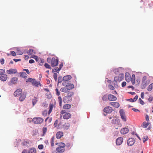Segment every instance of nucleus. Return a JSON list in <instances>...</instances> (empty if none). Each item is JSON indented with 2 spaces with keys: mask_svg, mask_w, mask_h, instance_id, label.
I'll use <instances>...</instances> for the list:
<instances>
[{
  "mask_svg": "<svg viewBox=\"0 0 153 153\" xmlns=\"http://www.w3.org/2000/svg\"><path fill=\"white\" fill-rule=\"evenodd\" d=\"M44 119L40 117H35L33 118L32 122L35 124H41L43 122Z\"/></svg>",
  "mask_w": 153,
  "mask_h": 153,
  "instance_id": "f257e3e1",
  "label": "nucleus"
},
{
  "mask_svg": "<svg viewBox=\"0 0 153 153\" xmlns=\"http://www.w3.org/2000/svg\"><path fill=\"white\" fill-rule=\"evenodd\" d=\"M56 59L54 57H53L51 59V65L52 67L57 66L59 63V59L56 57Z\"/></svg>",
  "mask_w": 153,
  "mask_h": 153,
  "instance_id": "f03ea898",
  "label": "nucleus"
},
{
  "mask_svg": "<svg viewBox=\"0 0 153 153\" xmlns=\"http://www.w3.org/2000/svg\"><path fill=\"white\" fill-rule=\"evenodd\" d=\"M119 113L121 116V117L124 122L126 121V119L125 115V113L123 109H121L119 111Z\"/></svg>",
  "mask_w": 153,
  "mask_h": 153,
  "instance_id": "7ed1b4c3",
  "label": "nucleus"
},
{
  "mask_svg": "<svg viewBox=\"0 0 153 153\" xmlns=\"http://www.w3.org/2000/svg\"><path fill=\"white\" fill-rule=\"evenodd\" d=\"M135 141V140L133 138H129L127 141V144L128 146H132Z\"/></svg>",
  "mask_w": 153,
  "mask_h": 153,
  "instance_id": "20e7f679",
  "label": "nucleus"
},
{
  "mask_svg": "<svg viewBox=\"0 0 153 153\" xmlns=\"http://www.w3.org/2000/svg\"><path fill=\"white\" fill-rule=\"evenodd\" d=\"M113 109L110 106H107L105 107L103 109V111L106 113L110 114L112 111Z\"/></svg>",
  "mask_w": 153,
  "mask_h": 153,
  "instance_id": "39448f33",
  "label": "nucleus"
},
{
  "mask_svg": "<svg viewBox=\"0 0 153 153\" xmlns=\"http://www.w3.org/2000/svg\"><path fill=\"white\" fill-rule=\"evenodd\" d=\"M72 99V98H70L67 95L64 97L63 101L65 103H68L69 102L71 101Z\"/></svg>",
  "mask_w": 153,
  "mask_h": 153,
  "instance_id": "423d86ee",
  "label": "nucleus"
},
{
  "mask_svg": "<svg viewBox=\"0 0 153 153\" xmlns=\"http://www.w3.org/2000/svg\"><path fill=\"white\" fill-rule=\"evenodd\" d=\"M108 100L111 101H115L117 99V98L116 96L111 94L108 95Z\"/></svg>",
  "mask_w": 153,
  "mask_h": 153,
  "instance_id": "0eeeda50",
  "label": "nucleus"
},
{
  "mask_svg": "<svg viewBox=\"0 0 153 153\" xmlns=\"http://www.w3.org/2000/svg\"><path fill=\"white\" fill-rule=\"evenodd\" d=\"M123 141V138L121 137H119L117 139L116 141V144L117 145L119 146L122 143Z\"/></svg>",
  "mask_w": 153,
  "mask_h": 153,
  "instance_id": "6e6552de",
  "label": "nucleus"
},
{
  "mask_svg": "<svg viewBox=\"0 0 153 153\" xmlns=\"http://www.w3.org/2000/svg\"><path fill=\"white\" fill-rule=\"evenodd\" d=\"M22 89H17L14 93V95L16 97H17L20 95L22 93Z\"/></svg>",
  "mask_w": 153,
  "mask_h": 153,
  "instance_id": "1a4fd4ad",
  "label": "nucleus"
},
{
  "mask_svg": "<svg viewBox=\"0 0 153 153\" xmlns=\"http://www.w3.org/2000/svg\"><path fill=\"white\" fill-rule=\"evenodd\" d=\"M7 72L10 74H13L17 73V71L16 69L11 68L9 70L7 71Z\"/></svg>",
  "mask_w": 153,
  "mask_h": 153,
  "instance_id": "9d476101",
  "label": "nucleus"
},
{
  "mask_svg": "<svg viewBox=\"0 0 153 153\" xmlns=\"http://www.w3.org/2000/svg\"><path fill=\"white\" fill-rule=\"evenodd\" d=\"M130 75L129 73L126 72L125 74V79L127 82L130 81Z\"/></svg>",
  "mask_w": 153,
  "mask_h": 153,
  "instance_id": "9b49d317",
  "label": "nucleus"
},
{
  "mask_svg": "<svg viewBox=\"0 0 153 153\" xmlns=\"http://www.w3.org/2000/svg\"><path fill=\"white\" fill-rule=\"evenodd\" d=\"M32 85L36 87H38L39 85L40 87L42 86V85L40 83V82L36 81L35 79V80H34V82H32Z\"/></svg>",
  "mask_w": 153,
  "mask_h": 153,
  "instance_id": "f8f14e48",
  "label": "nucleus"
},
{
  "mask_svg": "<svg viewBox=\"0 0 153 153\" xmlns=\"http://www.w3.org/2000/svg\"><path fill=\"white\" fill-rule=\"evenodd\" d=\"M20 95L19 100L21 101H23L26 97V94L25 93H22Z\"/></svg>",
  "mask_w": 153,
  "mask_h": 153,
  "instance_id": "ddd939ff",
  "label": "nucleus"
},
{
  "mask_svg": "<svg viewBox=\"0 0 153 153\" xmlns=\"http://www.w3.org/2000/svg\"><path fill=\"white\" fill-rule=\"evenodd\" d=\"M7 75L4 74L1 75L0 77V79L1 81L4 82L7 80Z\"/></svg>",
  "mask_w": 153,
  "mask_h": 153,
  "instance_id": "4468645a",
  "label": "nucleus"
},
{
  "mask_svg": "<svg viewBox=\"0 0 153 153\" xmlns=\"http://www.w3.org/2000/svg\"><path fill=\"white\" fill-rule=\"evenodd\" d=\"M71 76L70 75H68L65 76L63 77V79L64 81L68 82V81L71 78Z\"/></svg>",
  "mask_w": 153,
  "mask_h": 153,
  "instance_id": "2eb2a0df",
  "label": "nucleus"
},
{
  "mask_svg": "<svg viewBox=\"0 0 153 153\" xmlns=\"http://www.w3.org/2000/svg\"><path fill=\"white\" fill-rule=\"evenodd\" d=\"M128 128H124L121 129L120 132L122 134H125L128 133Z\"/></svg>",
  "mask_w": 153,
  "mask_h": 153,
  "instance_id": "dca6fc26",
  "label": "nucleus"
},
{
  "mask_svg": "<svg viewBox=\"0 0 153 153\" xmlns=\"http://www.w3.org/2000/svg\"><path fill=\"white\" fill-rule=\"evenodd\" d=\"M63 133L62 131L58 132L56 134V138L57 139H59L63 136Z\"/></svg>",
  "mask_w": 153,
  "mask_h": 153,
  "instance_id": "f3484780",
  "label": "nucleus"
},
{
  "mask_svg": "<svg viewBox=\"0 0 153 153\" xmlns=\"http://www.w3.org/2000/svg\"><path fill=\"white\" fill-rule=\"evenodd\" d=\"M71 117V114L69 113H66L63 116L64 119H68L70 118Z\"/></svg>",
  "mask_w": 153,
  "mask_h": 153,
  "instance_id": "a211bd4d",
  "label": "nucleus"
},
{
  "mask_svg": "<svg viewBox=\"0 0 153 153\" xmlns=\"http://www.w3.org/2000/svg\"><path fill=\"white\" fill-rule=\"evenodd\" d=\"M110 104L116 108H118L120 105L119 103L117 102H110Z\"/></svg>",
  "mask_w": 153,
  "mask_h": 153,
  "instance_id": "6ab92c4d",
  "label": "nucleus"
},
{
  "mask_svg": "<svg viewBox=\"0 0 153 153\" xmlns=\"http://www.w3.org/2000/svg\"><path fill=\"white\" fill-rule=\"evenodd\" d=\"M67 86L66 88L67 89L68 91L74 88V85L73 84L69 83Z\"/></svg>",
  "mask_w": 153,
  "mask_h": 153,
  "instance_id": "aec40b11",
  "label": "nucleus"
},
{
  "mask_svg": "<svg viewBox=\"0 0 153 153\" xmlns=\"http://www.w3.org/2000/svg\"><path fill=\"white\" fill-rule=\"evenodd\" d=\"M18 80V78L17 77H13L11 79L10 82L13 84H16Z\"/></svg>",
  "mask_w": 153,
  "mask_h": 153,
  "instance_id": "412c9836",
  "label": "nucleus"
},
{
  "mask_svg": "<svg viewBox=\"0 0 153 153\" xmlns=\"http://www.w3.org/2000/svg\"><path fill=\"white\" fill-rule=\"evenodd\" d=\"M70 125L69 123H65L63 125V128L64 130H67L70 128Z\"/></svg>",
  "mask_w": 153,
  "mask_h": 153,
  "instance_id": "4be33fe9",
  "label": "nucleus"
},
{
  "mask_svg": "<svg viewBox=\"0 0 153 153\" xmlns=\"http://www.w3.org/2000/svg\"><path fill=\"white\" fill-rule=\"evenodd\" d=\"M28 152L29 153H36V149L34 148H31L28 150Z\"/></svg>",
  "mask_w": 153,
  "mask_h": 153,
  "instance_id": "5701e85b",
  "label": "nucleus"
},
{
  "mask_svg": "<svg viewBox=\"0 0 153 153\" xmlns=\"http://www.w3.org/2000/svg\"><path fill=\"white\" fill-rule=\"evenodd\" d=\"M138 98V96L137 95H136L133 99L132 98H130V100L129 101L131 102H134L137 101Z\"/></svg>",
  "mask_w": 153,
  "mask_h": 153,
  "instance_id": "b1692460",
  "label": "nucleus"
},
{
  "mask_svg": "<svg viewBox=\"0 0 153 153\" xmlns=\"http://www.w3.org/2000/svg\"><path fill=\"white\" fill-rule=\"evenodd\" d=\"M120 122V120L119 119H114L112 120V123L114 124H118Z\"/></svg>",
  "mask_w": 153,
  "mask_h": 153,
  "instance_id": "393cba45",
  "label": "nucleus"
},
{
  "mask_svg": "<svg viewBox=\"0 0 153 153\" xmlns=\"http://www.w3.org/2000/svg\"><path fill=\"white\" fill-rule=\"evenodd\" d=\"M121 69L123 70V68H122L120 67V68H118L115 69L114 70V73L116 74H117L118 73H120V71Z\"/></svg>",
  "mask_w": 153,
  "mask_h": 153,
  "instance_id": "a878e982",
  "label": "nucleus"
},
{
  "mask_svg": "<svg viewBox=\"0 0 153 153\" xmlns=\"http://www.w3.org/2000/svg\"><path fill=\"white\" fill-rule=\"evenodd\" d=\"M71 107V105L66 104L64 105L63 106V108L65 109L70 108Z\"/></svg>",
  "mask_w": 153,
  "mask_h": 153,
  "instance_id": "bb28decb",
  "label": "nucleus"
},
{
  "mask_svg": "<svg viewBox=\"0 0 153 153\" xmlns=\"http://www.w3.org/2000/svg\"><path fill=\"white\" fill-rule=\"evenodd\" d=\"M61 149V148L59 147H57L56 149V151L59 153L63 152L65 151L64 149Z\"/></svg>",
  "mask_w": 153,
  "mask_h": 153,
  "instance_id": "cd10ccee",
  "label": "nucleus"
},
{
  "mask_svg": "<svg viewBox=\"0 0 153 153\" xmlns=\"http://www.w3.org/2000/svg\"><path fill=\"white\" fill-rule=\"evenodd\" d=\"M19 74H20L21 76L23 78H25L27 77L26 75L27 74L26 73L24 72H22L19 73Z\"/></svg>",
  "mask_w": 153,
  "mask_h": 153,
  "instance_id": "c85d7f7f",
  "label": "nucleus"
},
{
  "mask_svg": "<svg viewBox=\"0 0 153 153\" xmlns=\"http://www.w3.org/2000/svg\"><path fill=\"white\" fill-rule=\"evenodd\" d=\"M38 62H39V65L42 66L43 65V63L45 61L43 59L40 58L39 61Z\"/></svg>",
  "mask_w": 153,
  "mask_h": 153,
  "instance_id": "c756f323",
  "label": "nucleus"
},
{
  "mask_svg": "<svg viewBox=\"0 0 153 153\" xmlns=\"http://www.w3.org/2000/svg\"><path fill=\"white\" fill-rule=\"evenodd\" d=\"M30 58L34 59L37 62L39 61V59L38 58V56L36 55H33L30 57Z\"/></svg>",
  "mask_w": 153,
  "mask_h": 153,
  "instance_id": "7c9ffc66",
  "label": "nucleus"
},
{
  "mask_svg": "<svg viewBox=\"0 0 153 153\" xmlns=\"http://www.w3.org/2000/svg\"><path fill=\"white\" fill-rule=\"evenodd\" d=\"M34 80H35V79L32 78H28L26 80L27 82H31L32 84V82H33Z\"/></svg>",
  "mask_w": 153,
  "mask_h": 153,
  "instance_id": "2f4dec72",
  "label": "nucleus"
},
{
  "mask_svg": "<svg viewBox=\"0 0 153 153\" xmlns=\"http://www.w3.org/2000/svg\"><path fill=\"white\" fill-rule=\"evenodd\" d=\"M147 86L146 82H142L141 85V88L142 89H144Z\"/></svg>",
  "mask_w": 153,
  "mask_h": 153,
  "instance_id": "473e14b6",
  "label": "nucleus"
},
{
  "mask_svg": "<svg viewBox=\"0 0 153 153\" xmlns=\"http://www.w3.org/2000/svg\"><path fill=\"white\" fill-rule=\"evenodd\" d=\"M42 136H43L46 133L47 131V128L46 127H44L42 129Z\"/></svg>",
  "mask_w": 153,
  "mask_h": 153,
  "instance_id": "72a5a7b5",
  "label": "nucleus"
},
{
  "mask_svg": "<svg viewBox=\"0 0 153 153\" xmlns=\"http://www.w3.org/2000/svg\"><path fill=\"white\" fill-rule=\"evenodd\" d=\"M60 91L62 92L66 93L68 92V90H67L66 87L61 88L60 89Z\"/></svg>",
  "mask_w": 153,
  "mask_h": 153,
  "instance_id": "f704fd0d",
  "label": "nucleus"
},
{
  "mask_svg": "<svg viewBox=\"0 0 153 153\" xmlns=\"http://www.w3.org/2000/svg\"><path fill=\"white\" fill-rule=\"evenodd\" d=\"M124 75L123 73L120 74H119V77L120 79V82L123 80L124 78Z\"/></svg>",
  "mask_w": 153,
  "mask_h": 153,
  "instance_id": "c9c22d12",
  "label": "nucleus"
},
{
  "mask_svg": "<svg viewBox=\"0 0 153 153\" xmlns=\"http://www.w3.org/2000/svg\"><path fill=\"white\" fill-rule=\"evenodd\" d=\"M102 100L103 101H108V96L107 94L104 95L102 97Z\"/></svg>",
  "mask_w": 153,
  "mask_h": 153,
  "instance_id": "e433bc0d",
  "label": "nucleus"
},
{
  "mask_svg": "<svg viewBox=\"0 0 153 153\" xmlns=\"http://www.w3.org/2000/svg\"><path fill=\"white\" fill-rule=\"evenodd\" d=\"M153 87V83L150 84L148 86L147 90L149 91H151Z\"/></svg>",
  "mask_w": 153,
  "mask_h": 153,
  "instance_id": "4c0bfd02",
  "label": "nucleus"
},
{
  "mask_svg": "<svg viewBox=\"0 0 153 153\" xmlns=\"http://www.w3.org/2000/svg\"><path fill=\"white\" fill-rule=\"evenodd\" d=\"M54 137L53 136L51 139V146L53 147L54 146Z\"/></svg>",
  "mask_w": 153,
  "mask_h": 153,
  "instance_id": "58836bf2",
  "label": "nucleus"
},
{
  "mask_svg": "<svg viewBox=\"0 0 153 153\" xmlns=\"http://www.w3.org/2000/svg\"><path fill=\"white\" fill-rule=\"evenodd\" d=\"M44 66L47 68H48V69H51V68L50 65L47 63H45V64Z\"/></svg>",
  "mask_w": 153,
  "mask_h": 153,
  "instance_id": "ea45409f",
  "label": "nucleus"
},
{
  "mask_svg": "<svg viewBox=\"0 0 153 153\" xmlns=\"http://www.w3.org/2000/svg\"><path fill=\"white\" fill-rule=\"evenodd\" d=\"M63 80V79H62V77L61 76H59L58 77V83H61L62 81Z\"/></svg>",
  "mask_w": 153,
  "mask_h": 153,
  "instance_id": "a19ab883",
  "label": "nucleus"
},
{
  "mask_svg": "<svg viewBox=\"0 0 153 153\" xmlns=\"http://www.w3.org/2000/svg\"><path fill=\"white\" fill-rule=\"evenodd\" d=\"M33 49H30L29 50L28 52H27V54L29 55H31L33 54Z\"/></svg>",
  "mask_w": 153,
  "mask_h": 153,
  "instance_id": "79ce46f5",
  "label": "nucleus"
},
{
  "mask_svg": "<svg viewBox=\"0 0 153 153\" xmlns=\"http://www.w3.org/2000/svg\"><path fill=\"white\" fill-rule=\"evenodd\" d=\"M143 127L144 128H146L149 125V124L147 123H146V122H144L143 123Z\"/></svg>",
  "mask_w": 153,
  "mask_h": 153,
  "instance_id": "37998d69",
  "label": "nucleus"
},
{
  "mask_svg": "<svg viewBox=\"0 0 153 153\" xmlns=\"http://www.w3.org/2000/svg\"><path fill=\"white\" fill-rule=\"evenodd\" d=\"M5 72V70L4 69H0V75H1L2 74H4Z\"/></svg>",
  "mask_w": 153,
  "mask_h": 153,
  "instance_id": "c03bdc74",
  "label": "nucleus"
},
{
  "mask_svg": "<svg viewBox=\"0 0 153 153\" xmlns=\"http://www.w3.org/2000/svg\"><path fill=\"white\" fill-rule=\"evenodd\" d=\"M55 91L56 95L58 96H59L60 95V92L59 91L58 89L56 88L55 89Z\"/></svg>",
  "mask_w": 153,
  "mask_h": 153,
  "instance_id": "a18cd8bd",
  "label": "nucleus"
},
{
  "mask_svg": "<svg viewBox=\"0 0 153 153\" xmlns=\"http://www.w3.org/2000/svg\"><path fill=\"white\" fill-rule=\"evenodd\" d=\"M47 110H45L42 112V115L44 116L45 117L47 116Z\"/></svg>",
  "mask_w": 153,
  "mask_h": 153,
  "instance_id": "49530a36",
  "label": "nucleus"
},
{
  "mask_svg": "<svg viewBox=\"0 0 153 153\" xmlns=\"http://www.w3.org/2000/svg\"><path fill=\"white\" fill-rule=\"evenodd\" d=\"M63 63L61 62V64H60L59 65V67L58 68V70H57V72L60 71L61 70V68H62L63 67Z\"/></svg>",
  "mask_w": 153,
  "mask_h": 153,
  "instance_id": "de8ad7c7",
  "label": "nucleus"
},
{
  "mask_svg": "<svg viewBox=\"0 0 153 153\" xmlns=\"http://www.w3.org/2000/svg\"><path fill=\"white\" fill-rule=\"evenodd\" d=\"M138 100L139 101V103L142 105H143L144 104V102L140 98H139Z\"/></svg>",
  "mask_w": 153,
  "mask_h": 153,
  "instance_id": "09e8293b",
  "label": "nucleus"
},
{
  "mask_svg": "<svg viewBox=\"0 0 153 153\" xmlns=\"http://www.w3.org/2000/svg\"><path fill=\"white\" fill-rule=\"evenodd\" d=\"M68 82L65 81H64V82L62 83V85L63 86L66 87L67 86V85L69 83Z\"/></svg>",
  "mask_w": 153,
  "mask_h": 153,
  "instance_id": "8fccbe9b",
  "label": "nucleus"
},
{
  "mask_svg": "<svg viewBox=\"0 0 153 153\" xmlns=\"http://www.w3.org/2000/svg\"><path fill=\"white\" fill-rule=\"evenodd\" d=\"M148 139V136H146L144 137L143 138V143H145L146 141H147Z\"/></svg>",
  "mask_w": 153,
  "mask_h": 153,
  "instance_id": "3c124183",
  "label": "nucleus"
},
{
  "mask_svg": "<svg viewBox=\"0 0 153 153\" xmlns=\"http://www.w3.org/2000/svg\"><path fill=\"white\" fill-rule=\"evenodd\" d=\"M74 93L72 92H70L68 94V96H69L70 98H72L71 97L74 95Z\"/></svg>",
  "mask_w": 153,
  "mask_h": 153,
  "instance_id": "603ef678",
  "label": "nucleus"
},
{
  "mask_svg": "<svg viewBox=\"0 0 153 153\" xmlns=\"http://www.w3.org/2000/svg\"><path fill=\"white\" fill-rule=\"evenodd\" d=\"M57 74L56 73H54L53 74V78L56 81L57 80Z\"/></svg>",
  "mask_w": 153,
  "mask_h": 153,
  "instance_id": "864d4df0",
  "label": "nucleus"
},
{
  "mask_svg": "<svg viewBox=\"0 0 153 153\" xmlns=\"http://www.w3.org/2000/svg\"><path fill=\"white\" fill-rule=\"evenodd\" d=\"M65 143H60V145L59 147L61 148H64V147H65Z\"/></svg>",
  "mask_w": 153,
  "mask_h": 153,
  "instance_id": "5fc2aeb1",
  "label": "nucleus"
},
{
  "mask_svg": "<svg viewBox=\"0 0 153 153\" xmlns=\"http://www.w3.org/2000/svg\"><path fill=\"white\" fill-rule=\"evenodd\" d=\"M43 147L44 146L42 144H40L38 146V148L39 149H42L43 148Z\"/></svg>",
  "mask_w": 153,
  "mask_h": 153,
  "instance_id": "6e6d98bb",
  "label": "nucleus"
},
{
  "mask_svg": "<svg viewBox=\"0 0 153 153\" xmlns=\"http://www.w3.org/2000/svg\"><path fill=\"white\" fill-rule=\"evenodd\" d=\"M153 100V97L151 95H150L149 97V98H148V100L150 102H151Z\"/></svg>",
  "mask_w": 153,
  "mask_h": 153,
  "instance_id": "4d7b16f0",
  "label": "nucleus"
},
{
  "mask_svg": "<svg viewBox=\"0 0 153 153\" xmlns=\"http://www.w3.org/2000/svg\"><path fill=\"white\" fill-rule=\"evenodd\" d=\"M109 88L111 90H114V87L111 85H108Z\"/></svg>",
  "mask_w": 153,
  "mask_h": 153,
  "instance_id": "13d9d810",
  "label": "nucleus"
},
{
  "mask_svg": "<svg viewBox=\"0 0 153 153\" xmlns=\"http://www.w3.org/2000/svg\"><path fill=\"white\" fill-rule=\"evenodd\" d=\"M10 53L13 56H15L16 54V52L13 51H10Z\"/></svg>",
  "mask_w": 153,
  "mask_h": 153,
  "instance_id": "bf43d9fd",
  "label": "nucleus"
},
{
  "mask_svg": "<svg viewBox=\"0 0 153 153\" xmlns=\"http://www.w3.org/2000/svg\"><path fill=\"white\" fill-rule=\"evenodd\" d=\"M119 76L118 77L117 76H116L114 77V80L115 82H117V81H119Z\"/></svg>",
  "mask_w": 153,
  "mask_h": 153,
  "instance_id": "052dcab7",
  "label": "nucleus"
},
{
  "mask_svg": "<svg viewBox=\"0 0 153 153\" xmlns=\"http://www.w3.org/2000/svg\"><path fill=\"white\" fill-rule=\"evenodd\" d=\"M4 58H1L0 60V62L1 65H3L4 64Z\"/></svg>",
  "mask_w": 153,
  "mask_h": 153,
  "instance_id": "680f3d73",
  "label": "nucleus"
},
{
  "mask_svg": "<svg viewBox=\"0 0 153 153\" xmlns=\"http://www.w3.org/2000/svg\"><path fill=\"white\" fill-rule=\"evenodd\" d=\"M126 82L124 81L121 84V85L122 87H124L125 86H126Z\"/></svg>",
  "mask_w": 153,
  "mask_h": 153,
  "instance_id": "e2e57ef3",
  "label": "nucleus"
},
{
  "mask_svg": "<svg viewBox=\"0 0 153 153\" xmlns=\"http://www.w3.org/2000/svg\"><path fill=\"white\" fill-rule=\"evenodd\" d=\"M42 105L43 107H46L48 106V104L46 102H43L42 104Z\"/></svg>",
  "mask_w": 153,
  "mask_h": 153,
  "instance_id": "0e129e2a",
  "label": "nucleus"
},
{
  "mask_svg": "<svg viewBox=\"0 0 153 153\" xmlns=\"http://www.w3.org/2000/svg\"><path fill=\"white\" fill-rule=\"evenodd\" d=\"M53 107V104H51V103L49 105V109L52 110Z\"/></svg>",
  "mask_w": 153,
  "mask_h": 153,
  "instance_id": "69168bd1",
  "label": "nucleus"
},
{
  "mask_svg": "<svg viewBox=\"0 0 153 153\" xmlns=\"http://www.w3.org/2000/svg\"><path fill=\"white\" fill-rule=\"evenodd\" d=\"M146 76H144L143 78L142 82H145L146 80Z\"/></svg>",
  "mask_w": 153,
  "mask_h": 153,
  "instance_id": "338daca9",
  "label": "nucleus"
},
{
  "mask_svg": "<svg viewBox=\"0 0 153 153\" xmlns=\"http://www.w3.org/2000/svg\"><path fill=\"white\" fill-rule=\"evenodd\" d=\"M28 152V150H27V149H24L22 153H29Z\"/></svg>",
  "mask_w": 153,
  "mask_h": 153,
  "instance_id": "774afa93",
  "label": "nucleus"
}]
</instances>
